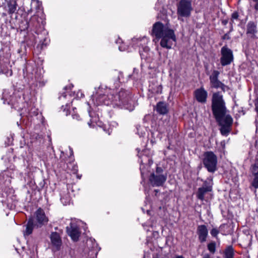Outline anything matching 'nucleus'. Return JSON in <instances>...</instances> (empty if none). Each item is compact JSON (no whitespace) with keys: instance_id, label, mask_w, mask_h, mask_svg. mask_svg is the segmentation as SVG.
<instances>
[{"instance_id":"obj_1","label":"nucleus","mask_w":258,"mask_h":258,"mask_svg":"<svg viewBox=\"0 0 258 258\" xmlns=\"http://www.w3.org/2000/svg\"><path fill=\"white\" fill-rule=\"evenodd\" d=\"M212 109L216 121L221 126L220 132L227 136L231 130L233 119L229 114H226V108L223 96L219 93H214L212 99Z\"/></svg>"},{"instance_id":"obj_2","label":"nucleus","mask_w":258,"mask_h":258,"mask_svg":"<svg viewBox=\"0 0 258 258\" xmlns=\"http://www.w3.org/2000/svg\"><path fill=\"white\" fill-rule=\"evenodd\" d=\"M151 34L158 39H161L160 45L168 49L171 48L176 40L174 31L159 22L153 25Z\"/></svg>"},{"instance_id":"obj_3","label":"nucleus","mask_w":258,"mask_h":258,"mask_svg":"<svg viewBox=\"0 0 258 258\" xmlns=\"http://www.w3.org/2000/svg\"><path fill=\"white\" fill-rule=\"evenodd\" d=\"M167 179V174L164 173L161 167H156V170L152 172L149 176V183L153 187L162 186Z\"/></svg>"},{"instance_id":"obj_4","label":"nucleus","mask_w":258,"mask_h":258,"mask_svg":"<svg viewBox=\"0 0 258 258\" xmlns=\"http://www.w3.org/2000/svg\"><path fill=\"white\" fill-rule=\"evenodd\" d=\"M203 164L207 170L213 173L217 170V157L211 151H208L204 153Z\"/></svg>"},{"instance_id":"obj_5","label":"nucleus","mask_w":258,"mask_h":258,"mask_svg":"<svg viewBox=\"0 0 258 258\" xmlns=\"http://www.w3.org/2000/svg\"><path fill=\"white\" fill-rule=\"evenodd\" d=\"M192 9L191 0H180L177 5V15L178 17H188Z\"/></svg>"},{"instance_id":"obj_6","label":"nucleus","mask_w":258,"mask_h":258,"mask_svg":"<svg viewBox=\"0 0 258 258\" xmlns=\"http://www.w3.org/2000/svg\"><path fill=\"white\" fill-rule=\"evenodd\" d=\"M221 54L220 62L222 66L230 64L233 61L234 59L233 52L226 45L222 47Z\"/></svg>"},{"instance_id":"obj_7","label":"nucleus","mask_w":258,"mask_h":258,"mask_svg":"<svg viewBox=\"0 0 258 258\" xmlns=\"http://www.w3.org/2000/svg\"><path fill=\"white\" fill-rule=\"evenodd\" d=\"M257 23L253 21H249L246 26V34L247 37L252 40L257 39Z\"/></svg>"},{"instance_id":"obj_8","label":"nucleus","mask_w":258,"mask_h":258,"mask_svg":"<svg viewBox=\"0 0 258 258\" xmlns=\"http://www.w3.org/2000/svg\"><path fill=\"white\" fill-rule=\"evenodd\" d=\"M35 218L37 222L36 225L37 227H41L42 225L46 224L48 221L44 211L41 208H39L35 212Z\"/></svg>"},{"instance_id":"obj_9","label":"nucleus","mask_w":258,"mask_h":258,"mask_svg":"<svg viewBox=\"0 0 258 258\" xmlns=\"http://www.w3.org/2000/svg\"><path fill=\"white\" fill-rule=\"evenodd\" d=\"M212 186L210 183H208L207 181H205L202 187L198 188L197 197L201 201H203L205 199V195L209 191H212Z\"/></svg>"},{"instance_id":"obj_10","label":"nucleus","mask_w":258,"mask_h":258,"mask_svg":"<svg viewBox=\"0 0 258 258\" xmlns=\"http://www.w3.org/2000/svg\"><path fill=\"white\" fill-rule=\"evenodd\" d=\"M50 238L53 250H59L62 244V241L59 234L56 232H52Z\"/></svg>"},{"instance_id":"obj_11","label":"nucleus","mask_w":258,"mask_h":258,"mask_svg":"<svg viewBox=\"0 0 258 258\" xmlns=\"http://www.w3.org/2000/svg\"><path fill=\"white\" fill-rule=\"evenodd\" d=\"M67 231L68 235L71 237L73 241H77L79 240L80 236V232L77 225L71 223L70 227H67Z\"/></svg>"},{"instance_id":"obj_12","label":"nucleus","mask_w":258,"mask_h":258,"mask_svg":"<svg viewBox=\"0 0 258 258\" xmlns=\"http://www.w3.org/2000/svg\"><path fill=\"white\" fill-rule=\"evenodd\" d=\"M197 233L198 235L199 240L200 242L203 243L207 240V238L208 235V230L206 226L205 225L198 226Z\"/></svg>"},{"instance_id":"obj_13","label":"nucleus","mask_w":258,"mask_h":258,"mask_svg":"<svg viewBox=\"0 0 258 258\" xmlns=\"http://www.w3.org/2000/svg\"><path fill=\"white\" fill-rule=\"evenodd\" d=\"M195 96L198 102L205 103L207 101L208 93L203 88H201L195 91Z\"/></svg>"},{"instance_id":"obj_14","label":"nucleus","mask_w":258,"mask_h":258,"mask_svg":"<svg viewBox=\"0 0 258 258\" xmlns=\"http://www.w3.org/2000/svg\"><path fill=\"white\" fill-rule=\"evenodd\" d=\"M118 97L119 101L121 102L122 105H125L131 103L132 97L129 95L127 91L121 90L118 93Z\"/></svg>"},{"instance_id":"obj_15","label":"nucleus","mask_w":258,"mask_h":258,"mask_svg":"<svg viewBox=\"0 0 258 258\" xmlns=\"http://www.w3.org/2000/svg\"><path fill=\"white\" fill-rule=\"evenodd\" d=\"M107 96L104 94L99 95L95 97V103L97 105L104 104L109 105L110 101L107 99Z\"/></svg>"},{"instance_id":"obj_16","label":"nucleus","mask_w":258,"mask_h":258,"mask_svg":"<svg viewBox=\"0 0 258 258\" xmlns=\"http://www.w3.org/2000/svg\"><path fill=\"white\" fill-rule=\"evenodd\" d=\"M156 111L160 114H165L168 112L167 105L165 102H159L156 105Z\"/></svg>"},{"instance_id":"obj_17","label":"nucleus","mask_w":258,"mask_h":258,"mask_svg":"<svg viewBox=\"0 0 258 258\" xmlns=\"http://www.w3.org/2000/svg\"><path fill=\"white\" fill-rule=\"evenodd\" d=\"M35 226H37V225H36V224H34L33 219L30 218L26 225V229L24 232V234L25 235H29L31 234L32 233L33 228Z\"/></svg>"},{"instance_id":"obj_18","label":"nucleus","mask_w":258,"mask_h":258,"mask_svg":"<svg viewBox=\"0 0 258 258\" xmlns=\"http://www.w3.org/2000/svg\"><path fill=\"white\" fill-rule=\"evenodd\" d=\"M254 178L252 182V185L255 188H258V166H252L251 169Z\"/></svg>"},{"instance_id":"obj_19","label":"nucleus","mask_w":258,"mask_h":258,"mask_svg":"<svg viewBox=\"0 0 258 258\" xmlns=\"http://www.w3.org/2000/svg\"><path fill=\"white\" fill-rule=\"evenodd\" d=\"M139 51L141 58L143 59H146L148 56V53L150 51L149 47L141 43L139 44Z\"/></svg>"},{"instance_id":"obj_20","label":"nucleus","mask_w":258,"mask_h":258,"mask_svg":"<svg viewBox=\"0 0 258 258\" xmlns=\"http://www.w3.org/2000/svg\"><path fill=\"white\" fill-rule=\"evenodd\" d=\"M38 18L37 16H33L29 22H27V26L24 29H28L29 27L37 28L38 26Z\"/></svg>"},{"instance_id":"obj_21","label":"nucleus","mask_w":258,"mask_h":258,"mask_svg":"<svg viewBox=\"0 0 258 258\" xmlns=\"http://www.w3.org/2000/svg\"><path fill=\"white\" fill-rule=\"evenodd\" d=\"M212 86L215 88H221L223 91H225L226 89H227L228 87L227 86L224 85L221 82H220L219 80L214 82L213 83L211 84Z\"/></svg>"},{"instance_id":"obj_22","label":"nucleus","mask_w":258,"mask_h":258,"mask_svg":"<svg viewBox=\"0 0 258 258\" xmlns=\"http://www.w3.org/2000/svg\"><path fill=\"white\" fill-rule=\"evenodd\" d=\"M234 249L232 246H228L224 251L225 258H233Z\"/></svg>"},{"instance_id":"obj_23","label":"nucleus","mask_w":258,"mask_h":258,"mask_svg":"<svg viewBox=\"0 0 258 258\" xmlns=\"http://www.w3.org/2000/svg\"><path fill=\"white\" fill-rule=\"evenodd\" d=\"M60 200L64 205H67V204H69L70 203L71 201V198L68 191H67L63 195H61Z\"/></svg>"},{"instance_id":"obj_24","label":"nucleus","mask_w":258,"mask_h":258,"mask_svg":"<svg viewBox=\"0 0 258 258\" xmlns=\"http://www.w3.org/2000/svg\"><path fill=\"white\" fill-rule=\"evenodd\" d=\"M219 74V72L216 70H214L212 72V74L210 76V81L211 84L214 82H215L216 81L218 80V77Z\"/></svg>"},{"instance_id":"obj_25","label":"nucleus","mask_w":258,"mask_h":258,"mask_svg":"<svg viewBox=\"0 0 258 258\" xmlns=\"http://www.w3.org/2000/svg\"><path fill=\"white\" fill-rule=\"evenodd\" d=\"M216 243L215 241H212L207 245L208 249L212 254L216 252Z\"/></svg>"},{"instance_id":"obj_26","label":"nucleus","mask_w":258,"mask_h":258,"mask_svg":"<svg viewBox=\"0 0 258 258\" xmlns=\"http://www.w3.org/2000/svg\"><path fill=\"white\" fill-rule=\"evenodd\" d=\"M9 13L10 14H13L15 13L17 9V5L15 2L10 3L8 5Z\"/></svg>"},{"instance_id":"obj_27","label":"nucleus","mask_w":258,"mask_h":258,"mask_svg":"<svg viewBox=\"0 0 258 258\" xmlns=\"http://www.w3.org/2000/svg\"><path fill=\"white\" fill-rule=\"evenodd\" d=\"M210 233L212 236L216 237L219 233V230L216 228H213Z\"/></svg>"},{"instance_id":"obj_28","label":"nucleus","mask_w":258,"mask_h":258,"mask_svg":"<svg viewBox=\"0 0 258 258\" xmlns=\"http://www.w3.org/2000/svg\"><path fill=\"white\" fill-rule=\"evenodd\" d=\"M238 13L236 12H234L232 14V20H237L238 18ZM233 22V20H231Z\"/></svg>"},{"instance_id":"obj_29","label":"nucleus","mask_w":258,"mask_h":258,"mask_svg":"<svg viewBox=\"0 0 258 258\" xmlns=\"http://www.w3.org/2000/svg\"><path fill=\"white\" fill-rule=\"evenodd\" d=\"M252 2L254 3L253 6L254 9L258 12V0H252Z\"/></svg>"},{"instance_id":"obj_30","label":"nucleus","mask_w":258,"mask_h":258,"mask_svg":"<svg viewBox=\"0 0 258 258\" xmlns=\"http://www.w3.org/2000/svg\"><path fill=\"white\" fill-rule=\"evenodd\" d=\"M140 41L143 42L144 44H145L149 41L148 39L145 37L141 39Z\"/></svg>"},{"instance_id":"obj_31","label":"nucleus","mask_w":258,"mask_h":258,"mask_svg":"<svg viewBox=\"0 0 258 258\" xmlns=\"http://www.w3.org/2000/svg\"><path fill=\"white\" fill-rule=\"evenodd\" d=\"M223 39H230V37H229V35H228V34H225L223 37Z\"/></svg>"},{"instance_id":"obj_32","label":"nucleus","mask_w":258,"mask_h":258,"mask_svg":"<svg viewBox=\"0 0 258 258\" xmlns=\"http://www.w3.org/2000/svg\"><path fill=\"white\" fill-rule=\"evenodd\" d=\"M175 258H184V257L182 255H178V256H176L175 257Z\"/></svg>"},{"instance_id":"obj_33","label":"nucleus","mask_w":258,"mask_h":258,"mask_svg":"<svg viewBox=\"0 0 258 258\" xmlns=\"http://www.w3.org/2000/svg\"><path fill=\"white\" fill-rule=\"evenodd\" d=\"M256 165L258 166V161L256 163H255L254 165H253L252 166H256Z\"/></svg>"},{"instance_id":"obj_34","label":"nucleus","mask_w":258,"mask_h":258,"mask_svg":"<svg viewBox=\"0 0 258 258\" xmlns=\"http://www.w3.org/2000/svg\"><path fill=\"white\" fill-rule=\"evenodd\" d=\"M227 21H224V22H223V23H224L225 25H226V24H227Z\"/></svg>"},{"instance_id":"obj_35","label":"nucleus","mask_w":258,"mask_h":258,"mask_svg":"<svg viewBox=\"0 0 258 258\" xmlns=\"http://www.w3.org/2000/svg\"><path fill=\"white\" fill-rule=\"evenodd\" d=\"M143 160H141V163L142 164V163H143Z\"/></svg>"},{"instance_id":"obj_36","label":"nucleus","mask_w":258,"mask_h":258,"mask_svg":"<svg viewBox=\"0 0 258 258\" xmlns=\"http://www.w3.org/2000/svg\"><path fill=\"white\" fill-rule=\"evenodd\" d=\"M155 191L158 192V190L157 189L155 190Z\"/></svg>"},{"instance_id":"obj_37","label":"nucleus","mask_w":258,"mask_h":258,"mask_svg":"<svg viewBox=\"0 0 258 258\" xmlns=\"http://www.w3.org/2000/svg\"><path fill=\"white\" fill-rule=\"evenodd\" d=\"M139 157L140 158H141V155H139Z\"/></svg>"}]
</instances>
